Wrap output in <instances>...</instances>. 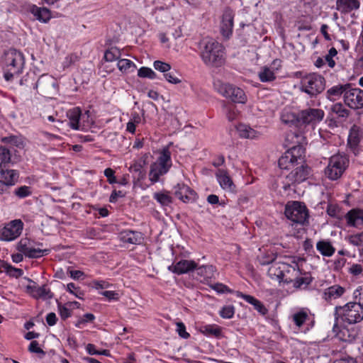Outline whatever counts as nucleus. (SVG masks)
Masks as SVG:
<instances>
[{
	"mask_svg": "<svg viewBox=\"0 0 363 363\" xmlns=\"http://www.w3.org/2000/svg\"><path fill=\"white\" fill-rule=\"evenodd\" d=\"M200 57L206 66L220 67L225 64V48L213 39L200 43Z\"/></svg>",
	"mask_w": 363,
	"mask_h": 363,
	"instance_id": "nucleus-1",
	"label": "nucleus"
},
{
	"mask_svg": "<svg viewBox=\"0 0 363 363\" xmlns=\"http://www.w3.org/2000/svg\"><path fill=\"white\" fill-rule=\"evenodd\" d=\"M334 315L335 323L333 329L337 326L339 318L349 324L357 323L363 320V307L356 301L350 302L343 306H336Z\"/></svg>",
	"mask_w": 363,
	"mask_h": 363,
	"instance_id": "nucleus-2",
	"label": "nucleus"
},
{
	"mask_svg": "<svg viewBox=\"0 0 363 363\" xmlns=\"http://www.w3.org/2000/svg\"><path fill=\"white\" fill-rule=\"evenodd\" d=\"M25 58L22 52L16 50H9L5 56L4 78L11 81L15 76L22 73Z\"/></svg>",
	"mask_w": 363,
	"mask_h": 363,
	"instance_id": "nucleus-3",
	"label": "nucleus"
},
{
	"mask_svg": "<svg viewBox=\"0 0 363 363\" xmlns=\"http://www.w3.org/2000/svg\"><path fill=\"white\" fill-rule=\"evenodd\" d=\"M350 160L347 155L337 153L331 156L325 169V175L330 180L340 179L349 166Z\"/></svg>",
	"mask_w": 363,
	"mask_h": 363,
	"instance_id": "nucleus-4",
	"label": "nucleus"
},
{
	"mask_svg": "<svg viewBox=\"0 0 363 363\" xmlns=\"http://www.w3.org/2000/svg\"><path fill=\"white\" fill-rule=\"evenodd\" d=\"M171 152L168 148L161 152L157 160L150 166L149 179L152 183H156L160 177L167 174L172 167Z\"/></svg>",
	"mask_w": 363,
	"mask_h": 363,
	"instance_id": "nucleus-5",
	"label": "nucleus"
},
{
	"mask_svg": "<svg viewBox=\"0 0 363 363\" xmlns=\"http://www.w3.org/2000/svg\"><path fill=\"white\" fill-rule=\"evenodd\" d=\"M66 115L69 120V126L75 130H87L94 123L89 111L82 113L79 107L69 109Z\"/></svg>",
	"mask_w": 363,
	"mask_h": 363,
	"instance_id": "nucleus-6",
	"label": "nucleus"
},
{
	"mask_svg": "<svg viewBox=\"0 0 363 363\" xmlns=\"http://www.w3.org/2000/svg\"><path fill=\"white\" fill-rule=\"evenodd\" d=\"M284 214L292 222V225H304L308 223V211L301 202L289 201L286 204Z\"/></svg>",
	"mask_w": 363,
	"mask_h": 363,
	"instance_id": "nucleus-7",
	"label": "nucleus"
},
{
	"mask_svg": "<svg viewBox=\"0 0 363 363\" xmlns=\"http://www.w3.org/2000/svg\"><path fill=\"white\" fill-rule=\"evenodd\" d=\"M301 130L311 126L314 128L324 118L325 113L322 109L308 108L299 111Z\"/></svg>",
	"mask_w": 363,
	"mask_h": 363,
	"instance_id": "nucleus-8",
	"label": "nucleus"
},
{
	"mask_svg": "<svg viewBox=\"0 0 363 363\" xmlns=\"http://www.w3.org/2000/svg\"><path fill=\"white\" fill-rule=\"evenodd\" d=\"M23 229V223L21 220H13L0 228V240L12 241L21 235Z\"/></svg>",
	"mask_w": 363,
	"mask_h": 363,
	"instance_id": "nucleus-9",
	"label": "nucleus"
},
{
	"mask_svg": "<svg viewBox=\"0 0 363 363\" xmlns=\"http://www.w3.org/2000/svg\"><path fill=\"white\" fill-rule=\"evenodd\" d=\"M310 174V168L308 166L301 165L292 170L283 182V188L285 190L290 189L291 184L301 183L308 179Z\"/></svg>",
	"mask_w": 363,
	"mask_h": 363,
	"instance_id": "nucleus-10",
	"label": "nucleus"
},
{
	"mask_svg": "<svg viewBox=\"0 0 363 363\" xmlns=\"http://www.w3.org/2000/svg\"><path fill=\"white\" fill-rule=\"evenodd\" d=\"M301 91H323L325 89V78L315 73L310 74L301 80Z\"/></svg>",
	"mask_w": 363,
	"mask_h": 363,
	"instance_id": "nucleus-11",
	"label": "nucleus"
},
{
	"mask_svg": "<svg viewBox=\"0 0 363 363\" xmlns=\"http://www.w3.org/2000/svg\"><path fill=\"white\" fill-rule=\"evenodd\" d=\"M234 16V12L230 8H226L224 10L222 16L220 29L222 36L226 39H229L233 35Z\"/></svg>",
	"mask_w": 363,
	"mask_h": 363,
	"instance_id": "nucleus-12",
	"label": "nucleus"
},
{
	"mask_svg": "<svg viewBox=\"0 0 363 363\" xmlns=\"http://www.w3.org/2000/svg\"><path fill=\"white\" fill-rule=\"evenodd\" d=\"M16 152V150L13 147L0 146V171H3L5 167H9L10 164L17 162L18 158Z\"/></svg>",
	"mask_w": 363,
	"mask_h": 363,
	"instance_id": "nucleus-13",
	"label": "nucleus"
},
{
	"mask_svg": "<svg viewBox=\"0 0 363 363\" xmlns=\"http://www.w3.org/2000/svg\"><path fill=\"white\" fill-rule=\"evenodd\" d=\"M197 267V263L194 260L182 259L175 264H172L168 267V270L177 274H187L194 271Z\"/></svg>",
	"mask_w": 363,
	"mask_h": 363,
	"instance_id": "nucleus-14",
	"label": "nucleus"
},
{
	"mask_svg": "<svg viewBox=\"0 0 363 363\" xmlns=\"http://www.w3.org/2000/svg\"><path fill=\"white\" fill-rule=\"evenodd\" d=\"M174 195L184 203L194 201L196 199V193L189 186L184 184H177L174 187Z\"/></svg>",
	"mask_w": 363,
	"mask_h": 363,
	"instance_id": "nucleus-15",
	"label": "nucleus"
},
{
	"mask_svg": "<svg viewBox=\"0 0 363 363\" xmlns=\"http://www.w3.org/2000/svg\"><path fill=\"white\" fill-rule=\"evenodd\" d=\"M348 226L361 229L363 228V210L354 208L345 216Z\"/></svg>",
	"mask_w": 363,
	"mask_h": 363,
	"instance_id": "nucleus-16",
	"label": "nucleus"
},
{
	"mask_svg": "<svg viewBox=\"0 0 363 363\" xmlns=\"http://www.w3.org/2000/svg\"><path fill=\"white\" fill-rule=\"evenodd\" d=\"M18 250L24 254L26 257L29 258H40L50 253L49 249H41L40 247L34 248L28 247L23 240H21L18 245Z\"/></svg>",
	"mask_w": 363,
	"mask_h": 363,
	"instance_id": "nucleus-17",
	"label": "nucleus"
},
{
	"mask_svg": "<svg viewBox=\"0 0 363 363\" xmlns=\"http://www.w3.org/2000/svg\"><path fill=\"white\" fill-rule=\"evenodd\" d=\"M118 237L123 242L132 245H140L144 240L140 232L130 230H123L119 233Z\"/></svg>",
	"mask_w": 363,
	"mask_h": 363,
	"instance_id": "nucleus-18",
	"label": "nucleus"
},
{
	"mask_svg": "<svg viewBox=\"0 0 363 363\" xmlns=\"http://www.w3.org/2000/svg\"><path fill=\"white\" fill-rule=\"evenodd\" d=\"M281 121L283 123L295 127L301 130L300 113H295L289 108H284L281 114Z\"/></svg>",
	"mask_w": 363,
	"mask_h": 363,
	"instance_id": "nucleus-19",
	"label": "nucleus"
},
{
	"mask_svg": "<svg viewBox=\"0 0 363 363\" xmlns=\"http://www.w3.org/2000/svg\"><path fill=\"white\" fill-rule=\"evenodd\" d=\"M217 180L221 188L225 191L233 192L235 191V185L232 179L224 169H218L216 174Z\"/></svg>",
	"mask_w": 363,
	"mask_h": 363,
	"instance_id": "nucleus-20",
	"label": "nucleus"
},
{
	"mask_svg": "<svg viewBox=\"0 0 363 363\" xmlns=\"http://www.w3.org/2000/svg\"><path fill=\"white\" fill-rule=\"evenodd\" d=\"M345 104L352 108L363 107V92H345Z\"/></svg>",
	"mask_w": 363,
	"mask_h": 363,
	"instance_id": "nucleus-21",
	"label": "nucleus"
},
{
	"mask_svg": "<svg viewBox=\"0 0 363 363\" xmlns=\"http://www.w3.org/2000/svg\"><path fill=\"white\" fill-rule=\"evenodd\" d=\"M337 9L342 13H350L360 6L359 0H337Z\"/></svg>",
	"mask_w": 363,
	"mask_h": 363,
	"instance_id": "nucleus-22",
	"label": "nucleus"
},
{
	"mask_svg": "<svg viewBox=\"0 0 363 363\" xmlns=\"http://www.w3.org/2000/svg\"><path fill=\"white\" fill-rule=\"evenodd\" d=\"M27 289L36 298H41L45 299L52 297V294L49 289L45 286H39L35 282H33V285H28Z\"/></svg>",
	"mask_w": 363,
	"mask_h": 363,
	"instance_id": "nucleus-23",
	"label": "nucleus"
},
{
	"mask_svg": "<svg viewBox=\"0 0 363 363\" xmlns=\"http://www.w3.org/2000/svg\"><path fill=\"white\" fill-rule=\"evenodd\" d=\"M345 292V289L340 285L335 284L325 289L323 293V298L326 301L337 299Z\"/></svg>",
	"mask_w": 363,
	"mask_h": 363,
	"instance_id": "nucleus-24",
	"label": "nucleus"
},
{
	"mask_svg": "<svg viewBox=\"0 0 363 363\" xmlns=\"http://www.w3.org/2000/svg\"><path fill=\"white\" fill-rule=\"evenodd\" d=\"M297 264L295 266H291L287 263H285L284 270H283V279H281V281H283L286 284H291L294 281L295 278L297 276L301 274V271L296 267Z\"/></svg>",
	"mask_w": 363,
	"mask_h": 363,
	"instance_id": "nucleus-25",
	"label": "nucleus"
},
{
	"mask_svg": "<svg viewBox=\"0 0 363 363\" xmlns=\"http://www.w3.org/2000/svg\"><path fill=\"white\" fill-rule=\"evenodd\" d=\"M236 129L239 136L242 138L256 139L261 135L259 132L243 123L238 125Z\"/></svg>",
	"mask_w": 363,
	"mask_h": 363,
	"instance_id": "nucleus-26",
	"label": "nucleus"
},
{
	"mask_svg": "<svg viewBox=\"0 0 363 363\" xmlns=\"http://www.w3.org/2000/svg\"><path fill=\"white\" fill-rule=\"evenodd\" d=\"M285 262H276L272 263L268 269V276L274 280H277L281 282V279H283V270H284Z\"/></svg>",
	"mask_w": 363,
	"mask_h": 363,
	"instance_id": "nucleus-27",
	"label": "nucleus"
},
{
	"mask_svg": "<svg viewBox=\"0 0 363 363\" xmlns=\"http://www.w3.org/2000/svg\"><path fill=\"white\" fill-rule=\"evenodd\" d=\"M1 177L4 179V182L6 186H13L18 179V172L14 169H9V167H5L3 171H0Z\"/></svg>",
	"mask_w": 363,
	"mask_h": 363,
	"instance_id": "nucleus-28",
	"label": "nucleus"
},
{
	"mask_svg": "<svg viewBox=\"0 0 363 363\" xmlns=\"http://www.w3.org/2000/svg\"><path fill=\"white\" fill-rule=\"evenodd\" d=\"M201 281H208L213 277L216 269L213 265H202L195 269Z\"/></svg>",
	"mask_w": 363,
	"mask_h": 363,
	"instance_id": "nucleus-29",
	"label": "nucleus"
},
{
	"mask_svg": "<svg viewBox=\"0 0 363 363\" xmlns=\"http://www.w3.org/2000/svg\"><path fill=\"white\" fill-rule=\"evenodd\" d=\"M240 297H242L248 303L252 305L254 308L261 315H264L268 313V309L264 306V305L254 296L241 294Z\"/></svg>",
	"mask_w": 363,
	"mask_h": 363,
	"instance_id": "nucleus-30",
	"label": "nucleus"
},
{
	"mask_svg": "<svg viewBox=\"0 0 363 363\" xmlns=\"http://www.w3.org/2000/svg\"><path fill=\"white\" fill-rule=\"evenodd\" d=\"M31 13L35 16L36 19L42 23H48L51 18L50 11L47 8L38 7L34 5L31 9Z\"/></svg>",
	"mask_w": 363,
	"mask_h": 363,
	"instance_id": "nucleus-31",
	"label": "nucleus"
},
{
	"mask_svg": "<svg viewBox=\"0 0 363 363\" xmlns=\"http://www.w3.org/2000/svg\"><path fill=\"white\" fill-rule=\"evenodd\" d=\"M317 250L325 257H331L335 252V248L328 240H320L316 244Z\"/></svg>",
	"mask_w": 363,
	"mask_h": 363,
	"instance_id": "nucleus-32",
	"label": "nucleus"
},
{
	"mask_svg": "<svg viewBox=\"0 0 363 363\" xmlns=\"http://www.w3.org/2000/svg\"><path fill=\"white\" fill-rule=\"evenodd\" d=\"M290 153L291 159L294 160L296 164H300L303 162L305 155V149L300 145H294L286 151Z\"/></svg>",
	"mask_w": 363,
	"mask_h": 363,
	"instance_id": "nucleus-33",
	"label": "nucleus"
},
{
	"mask_svg": "<svg viewBox=\"0 0 363 363\" xmlns=\"http://www.w3.org/2000/svg\"><path fill=\"white\" fill-rule=\"evenodd\" d=\"M0 269H2L11 277L18 278L23 274L21 269L16 268L4 260L0 259Z\"/></svg>",
	"mask_w": 363,
	"mask_h": 363,
	"instance_id": "nucleus-34",
	"label": "nucleus"
},
{
	"mask_svg": "<svg viewBox=\"0 0 363 363\" xmlns=\"http://www.w3.org/2000/svg\"><path fill=\"white\" fill-rule=\"evenodd\" d=\"M200 331L206 336H213L218 338L222 336V329L217 325H206L201 326Z\"/></svg>",
	"mask_w": 363,
	"mask_h": 363,
	"instance_id": "nucleus-35",
	"label": "nucleus"
},
{
	"mask_svg": "<svg viewBox=\"0 0 363 363\" xmlns=\"http://www.w3.org/2000/svg\"><path fill=\"white\" fill-rule=\"evenodd\" d=\"M145 162L138 161L135 162L130 167L129 171L135 175H133L134 179H136L138 181L142 180L145 177V172L143 169V165Z\"/></svg>",
	"mask_w": 363,
	"mask_h": 363,
	"instance_id": "nucleus-36",
	"label": "nucleus"
},
{
	"mask_svg": "<svg viewBox=\"0 0 363 363\" xmlns=\"http://www.w3.org/2000/svg\"><path fill=\"white\" fill-rule=\"evenodd\" d=\"M361 130L360 128L356 125L352 126L350 134L348 136V144L352 147H356L360 142Z\"/></svg>",
	"mask_w": 363,
	"mask_h": 363,
	"instance_id": "nucleus-37",
	"label": "nucleus"
},
{
	"mask_svg": "<svg viewBox=\"0 0 363 363\" xmlns=\"http://www.w3.org/2000/svg\"><path fill=\"white\" fill-rule=\"evenodd\" d=\"M222 94L233 103L245 104L247 101L245 92H222Z\"/></svg>",
	"mask_w": 363,
	"mask_h": 363,
	"instance_id": "nucleus-38",
	"label": "nucleus"
},
{
	"mask_svg": "<svg viewBox=\"0 0 363 363\" xmlns=\"http://www.w3.org/2000/svg\"><path fill=\"white\" fill-rule=\"evenodd\" d=\"M153 198L155 199L162 206H169L173 202L172 196L169 192H155L153 194Z\"/></svg>",
	"mask_w": 363,
	"mask_h": 363,
	"instance_id": "nucleus-39",
	"label": "nucleus"
},
{
	"mask_svg": "<svg viewBox=\"0 0 363 363\" xmlns=\"http://www.w3.org/2000/svg\"><path fill=\"white\" fill-rule=\"evenodd\" d=\"M295 163H296V162L291 159V156L290 155V153L287 152L286 151L284 153V155H282L279 159V161H278L279 167L283 169H288L291 167H294Z\"/></svg>",
	"mask_w": 363,
	"mask_h": 363,
	"instance_id": "nucleus-40",
	"label": "nucleus"
},
{
	"mask_svg": "<svg viewBox=\"0 0 363 363\" xmlns=\"http://www.w3.org/2000/svg\"><path fill=\"white\" fill-rule=\"evenodd\" d=\"M117 65L123 72H133L136 68L135 63L128 59L119 60Z\"/></svg>",
	"mask_w": 363,
	"mask_h": 363,
	"instance_id": "nucleus-41",
	"label": "nucleus"
},
{
	"mask_svg": "<svg viewBox=\"0 0 363 363\" xmlns=\"http://www.w3.org/2000/svg\"><path fill=\"white\" fill-rule=\"evenodd\" d=\"M277 255L273 253L272 252H267V253L262 255L258 258L259 262L262 265H272V263L276 262Z\"/></svg>",
	"mask_w": 363,
	"mask_h": 363,
	"instance_id": "nucleus-42",
	"label": "nucleus"
},
{
	"mask_svg": "<svg viewBox=\"0 0 363 363\" xmlns=\"http://www.w3.org/2000/svg\"><path fill=\"white\" fill-rule=\"evenodd\" d=\"M259 79L262 82H272L275 79L274 72L269 67H264L259 73Z\"/></svg>",
	"mask_w": 363,
	"mask_h": 363,
	"instance_id": "nucleus-43",
	"label": "nucleus"
},
{
	"mask_svg": "<svg viewBox=\"0 0 363 363\" xmlns=\"http://www.w3.org/2000/svg\"><path fill=\"white\" fill-rule=\"evenodd\" d=\"M1 142L4 143L11 144L17 147H23V141L22 138L16 135H10L1 138Z\"/></svg>",
	"mask_w": 363,
	"mask_h": 363,
	"instance_id": "nucleus-44",
	"label": "nucleus"
},
{
	"mask_svg": "<svg viewBox=\"0 0 363 363\" xmlns=\"http://www.w3.org/2000/svg\"><path fill=\"white\" fill-rule=\"evenodd\" d=\"M138 76L141 78H148L155 79L157 78V74L150 67H142L138 71Z\"/></svg>",
	"mask_w": 363,
	"mask_h": 363,
	"instance_id": "nucleus-45",
	"label": "nucleus"
},
{
	"mask_svg": "<svg viewBox=\"0 0 363 363\" xmlns=\"http://www.w3.org/2000/svg\"><path fill=\"white\" fill-rule=\"evenodd\" d=\"M45 84H49L52 88H55V79L50 76L43 75L38 79L37 82L35 83V88L43 89V85Z\"/></svg>",
	"mask_w": 363,
	"mask_h": 363,
	"instance_id": "nucleus-46",
	"label": "nucleus"
},
{
	"mask_svg": "<svg viewBox=\"0 0 363 363\" xmlns=\"http://www.w3.org/2000/svg\"><path fill=\"white\" fill-rule=\"evenodd\" d=\"M308 313L303 311H299L293 315V320L296 325L301 327L308 318Z\"/></svg>",
	"mask_w": 363,
	"mask_h": 363,
	"instance_id": "nucleus-47",
	"label": "nucleus"
},
{
	"mask_svg": "<svg viewBox=\"0 0 363 363\" xmlns=\"http://www.w3.org/2000/svg\"><path fill=\"white\" fill-rule=\"evenodd\" d=\"M311 278L309 277H301V275H299L295 278L292 283L294 288L299 289L303 285L307 286L311 284Z\"/></svg>",
	"mask_w": 363,
	"mask_h": 363,
	"instance_id": "nucleus-48",
	"label": "nucleus"
},
{
	"mask_svg": "<svg viewBox=\"0 0 363 363\" xmlns=\"http://www.w3.org/2000/svg\"><path fill=\"white\" fill-rule=\"evenodd\" d=\"M333 113H336L338 117L345 118L349 115V111L346 109L344 106L341 104L337 103L332 107Z\"/></svg>",
	"mask_w": 363,
	"mask_h": 363,
	"instance_id": "nucleus-49",
	"label": "nucleus"
},
{
	"mask_svg": "<svg viewBox=\"0 0 363 363\" xmlns=\"http://www.w3.org/2000/svg\"><path fill=\"white\" fill-rule=\"evenodd\" d=\"M120 56V51L116 48H111L107 50L104 53V59L107 62H113L117 60Z\"/></svg>",
	"mask_w": 363,
	"mask_h": 363,
	"instance_id": "nucleus-50",
	"label": "nucleus"
},
{
	"mask_svg": "<svg viewBox=\"0 0 363 363\" xmlns=\"http://www.w3.org/2000/svg\"><path fill=\"white\" fill-rule=\"evenodd\" d=\"M219 314L223 318H232L235 314V308L230 305L225 306L221 308Z\"/></svg>",
	"mask_w": 363,
	"mask_h": 363,
	"instance_id": "nucleus-51",
	"label": "nucleus"
},
{
	"mask_svg": "<svg viewBox=\"0 0 363 363\" xmlns=\"http://www.w3.org/2000/svg\"><path fill=\"white\" fill-rule=\"evenodd\" d=\"M67 291L79 299H82L84 295L80 288L77 286L74 283H69L67 285Z\"/></svg>",
	"mask_w": 363,
	"mask_h": 363,
	"instance_id": "nucleus-52",
	"label": "nucleus"
},
{
	"mask_svg": "<svg viewBox=\"0 0 363 363\" xmlns=\"http://www.w3.org/2000/svg\"><path fill=\"white\" fill-rule=\"evenodd\" d=\"M213 86L216 91H235V88L229 84H224L219 79L213 81Z\"/></svg>",
	"mask_w": 363,
	"mask_h": 363,
	"instance_id": "nucleus-53",
	"label": "nucleus"
},
{
	"mask_svg": "<svg viewBox=\"0 0 363 363\" xmlns=\"http://www.w3.org/2000/svg\"><path fill=\"white\" fill-rule=\"evenodd\" d=\"M14 194L18 198L23 199L31 195L32 191L30 187L28 186H21L19 188L15 189Z\"/></svg>",
	"mask_w": 363,
	"mask_h": 363,
	"instance_id": "nucleus-54",
	"label": "nucleus"
},
{
	"mask_svg": "<svg viewBox=\"0 0 363 363\" xmlns=\"http://www.w3.org/2000/svg\"><path fill=\"white\" fill-rule=\"evenodd\" d=\"M154 68L161 72H167L171 69V65L160 60H156L153 63Z\"/></svg>",
	"mask_w": 363,
	"mask_h": 363,
	"instance_id": "nucleus-55",
	"label": "nucleus"
},
{
	"mask_svg": "<svg viewBox=\"0 0 363 363\" xmlns=\"http://www.w3.org/2000/svg\"><path fill=\"white\" fill-rule=\"evenodd\" d=\"M349 242L354 246H360L363 243V232L348 237Z\"/></svg>",
	"mask_w": 363,
	"mask_h": 363,
	"instance_id": "nucleus-56",
	"label": "nucleus"
},
{
	"mask_svg": "<svg viewBox=\"0 0 363 363\" xmlns=\"http://www.w3.org/2000/svg\"><path fill=\"white\" fill-rule=\"evenodd\" d=\"M177 332L178 333L179 335L184 339H187L190 337V335L189 333L186 330V326L182 322L177 323Z\"/></svg>",
	"mask_w": 363,
	"mask_h": 363,
	"instance_id": "nucleus-57",
	"label": "nucleus"
},
{
	"mask_svg": "<svg viewBox=\"0 0 363 363\" xmlns=\"http://www.w3.org/2000/svg\"><path fill=\"white\" fill-rule=\"evenodd\" d=\"M354 298L357 303L363 307V286H359L353 293Z\"/></svg>",
	"mask_w": 363,
	"mask_h": 363,
	"instance_id": "nucleus-58",
	"label": "nucleus"
},
{
	"mask_svg": "<svg viewBox=\"0 0 363 363\" xmlns=\"http://www.w3.org/2000/svg\"><path fill=\"white\" fill-rule=\"evenodd\" d=\"M104 175L107 178V181L110 184H116L117 182L116 177H115V171L111 168H106L104 170Z\"/></svg>",
	"mask_w": 363,
	"mask_h": 363,
	"instance_id": "nucleus-59",
	"label": "nucleus"
},
{
	"mask_svg": "<svg viewBox=\"0 0 363 363\" xmlns=\"http://www.w3.org/2000/svg\"><path fill=\"white\" fill-rule=\"evenodd\" d=\"M28 351L32 353L45 354V352L39 347V344L36 340H33L28 347Z\"/></svg>",
	"mask_w": 363,
	"mask_h": 363,
	"instance_id": "nucleus-60",
	"label": "nucleus"
},
{
	"mask_svg": "<svg viewBox=\"0 0 363 363\" xmlns=\"http://www.w3.org/2000/svg\"><path fill=\"white\" fill-rule=\"evenodd\" d=\"M58 310L62 319L65 320L71 315V311L66 306L58 303Z\"/></svg>",
	"mask_w": 363,
	"mask_h": 363,
	"instance_id": "nucleus-61",
	"label": "nucleus"
},
{
	"mask_svg": "<svg viewBox=\"0 0 363 363\" xmlns=\"http://www.w3.org/2000/svg\"><path fill=\"white\" fill-rule=\"evenodd\" d=\"M340 209L337 206L329 204L327 207V213L333 218H337L338 216V213Z\"/></svg>",
	"mask_w": 363,
	"mask_h": 363,
	"instance_id": "nucleus-62",
	"label": "nucleus"
},
{
	"mask_svg": "<svg viewBox=\"0 0 363 363\" xmlns=\"http://www.w3.org/2000/svg\"><path fill=\"white\" fill-rule=\"evenodd\" d=\"M227 113L226 116L229 121H233L238 116V112L235 110L234 107L228 106L226 107Z\"/></svg>",
	"mask_w": 363,
	"mask_h": 363,
	"instance_id": "nucleus-63",
	"label": "nucleus"
},
{
	"mask_svg": "<svg viewBox=\"0 0 363 363\" xmlns=\"http://www.w3.org/2000/svg\"><path fill=\"white\" fill-rule=\"evenodd\" d=\"M333 363H357V361L353 357H346L336 359Z\"/></svg>",
	"mask_w": 363,
	"mask_h": 363,
	"instance_id": "nucleus-64",
	"label": "nucleus"
}]
</instances>
